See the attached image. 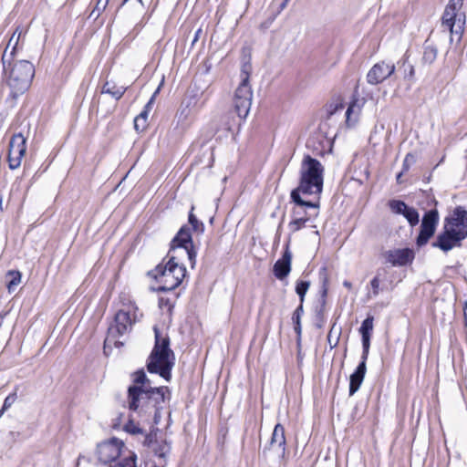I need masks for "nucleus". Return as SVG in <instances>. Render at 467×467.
Masks as SVG:
<instances>
[{"label":"nucleus","mask_w":467,"mask_h":467,"mask_svg":"<svg viewBox=\"0 0 467 467\" xmlns=\"http://www.w3.org/2000/svg\"><path fill=\"white\" fill-rule=\"evenodd\" d=\"M309 220V217H299V218H294L290 223L289 228L292 233H296L302 229L306 223Z\"/></svg>","instance_id":"obj_37"},{"label":"nucleus","mask_w":467,"mask_h":467,"mask_svg":"<svg viewBox=\"0 0 467 467\" xmlns=\"http://www.w3.org/2000/svg\"><path fill=\"white\" fill-rule=\"evenodd\" d=\"M165 265H158L149 273L159 284L158 292L171 291L177 288L186 276V267L181 264L175 255L170 254Z\"/></svg>","instance_id":"obj_5"},{"label":"nucleus","mask_w":467,"mask_h":467,"mask_svg":"<svg viewBox=\"0 0 467 467\" xmlns=\"http://www.w3.org/2000/svg\"><path fill=\"white\" fill-rule=\"evenodd\" d=\"M112 467H137L136 466V456H130L123 459Z\"/></svg>","instance_id":"obj_41"},{"label":"nucleus","mask_w":467,"mask_h":467,"mask_svg":"<svg viewBox=\"0 0 467 467\" xmlns=\"http://www.w3.org/2000/svg\"><path fill=\"white\" fill-rule=\"evenodd\" d=\"M368 355L362 353L361 360L355 369V371L349 377V396H353L360 388L366 372H367V360Z\"/></svg>","instance_id":"obj_16"},{"label":"nucleus","mask_w":467,"mask_h":467,"mask_svg":"<svg viewBox=\"0 0 467 467\" xmlns=\"http://www.w3.org/2000/svg\"><path fill=\"white\" fill-rule=\"evenodd\" d=\"M158 90L155 91V93L151 96V98L150 99V100L148 101V103L145 105L144 107V109L143 110H146L148 113H149V110L150 109L153 102H154V99H155V96L157 94Z\"/></svg>","instance_id":"obj_48"},{"label":"nucleus","mask_w":467,"mask_h":467,"mask_svg":"<svg viewBox=\"0 0 467 467\" xmlns=\"http://www.w3.org/2000/svg\"><path fill=\"white\" fill-rule=\"evenodd\" d=\"M374 317L368 316L367 318L362 322L359 328V332L362 337V353L368 355L370 347L371 332L373 330Z\"/></svg>","instance_id":"obj_20"},{"label":"nucleus","mask_w":467,"mask_h":467,"mask_svg":"<svg viewBox=\"0 0 467 467\" xmlns=\"http://www.w3.org/2000/svg\"><path fill=\"white\" fill-rule=\"evenodd\" d=\"M327 278L325 276L322 281V286L320 290L321 300H326L327 295Z\"/></svg>","instance_id":"obj_46"},{"label":"nucleus","mask_w":467,"mask_h":467,"mask_svg":"<svg viewBox=\"0 0 467 467\" xmlns=\"http://www.w3.org/2000/svg\"><path fill=\"white\" fill-rule=\"evenodd\" d=\"M379 284H380V280H379V275H376L370 281V285L372 287V294L374 296H377L379 294Z\"/></svg>","instance_id":"obj_44"},{"label":"nucleus","mask_w":467,"mask_h":467,"mask_svg":"<svg viewBox=\"0 0 467 467\" xmlns=\"http://www.w3.org/2000/svg\"><path fill=\"white\" fill-rule=\"evenodd\" d=\"M154 444V447L151 449L154 455L159 457L160 459H162L163 461H166L167 456L171 452V443L168 442L166 440H161L155 441Z\"/></svg>","instance_id":"obj_24"},{"label":"nucleus","mask_w":467,"mask_h":467,"mask_svg":"<svg viewBox=\"0 0 467 467\" xmlns=\"http://www.w3.org/2000/svg\"><path fill=\"white\" fill-rule=\"evenodd\" d=\"M159 304L161 307L167 306L169 310L173 306L170 299L163 297L160 298Z\"/></svg>","instance_id":"obj_47"},{"label":"nucleus","mask_w":467,"mask_h":467,"mask_svg":"<svg viewBox=\"0 0 467 467\" xmlns=\"http://www.w3.org/2000/svg\"><path fill=\"white\" fill-rule=\"evenodd\" d=\"M123 430L132 435L142 434L143 431L139 426V424L135 423L132 420H129L128 422L123 426Z\"/></svg>","instance_id":"obj_38"},{"label":"nucleus","mask_w":467,"mask_h":467,"mask_svg":"<svg viewBox=\"0 0 467 467\" xmlns=\"http://www.w3.org/2000/svg\"><path fill=\"white\" fill-rule=\"evenodd\" d=\"M343 285H344L345 287L348 288V289H350V288L352 287V284H351L349 281H348V280H345V281L343 282Z\"/></svg>","instance_id":"obj_53"},{"label":"nucleus","mask_w":467,"mask_h":467,"mask_svg":"<svg viewBox=\"0 0 467 467\" xmlns=\"http://www.w3.org/2000/svg\"><path fill=\"white\" fill-rule=\"evenodd\" d=\"M402 215L407 219L408 223L410 226H415L420 222L419 213L413 207H407L402 213Z\"/></svg>","instance_id":"obj_32"},{"label":"nucleus","mask_w":467,"mask_h":467,"mask_svg":"<svg viewBox=\"0 0 467 467\" xmlns=\"http://www.w3.org/2000/svg\"><path fill=\"white\" fill-rule=\"evenodd\" d=\"M153 331L155 344L147 360V369L150 373L159 374L166 381H170L175 359L170 348V337H161L157 326L153 327Z\"/></svg>","instance_id":"obj_4"},{"label":"nucleus","mask_w":467,"mask_h":467,"mask_svg":"<svg viewBox=\"0 0 467 467\" xmlns=\"http://www.w3.org/2000/svg\"><path fill=\"white\" fill-rule=\"evenodd\" d=\"M148 119V112L142 110L134 119V128L136 130H143L146 127V121Z\"/></svg>","instance_id":"obj_36"},{"label":"nucleus","mask_w":467,"mask_h":467,"mask_svg":"<svg viewBox=\"0 0 467 467\" xmlns=\"http://www.w3.org/2000/svg\"><path fill=\"white\" fill-rule=\"evenodd\" d=\"M121 417L122 415H119L117 419H116V422H114L113 424V427L116 428L117 426H119L120 423H121Z\"/></svg>","instance_id":"obj_51"},{"label":"nucleus","mask_w":467,"mask_h":467,"mask_svg":"<svg viewBox=\"0 0 467 467\" xmlns=\"http://www.w3.org/2000/svg\"><path fill=\"white\" fill-rule=\"evenodd\" d=\"M27 30H23L20 26H17L12 36L9 38V41L6 45V47L5 50H6L7 54H12L13 57H16V54L17 50L20 48L19 45L21 47L24 44L25 36L26 34Z\"/></svg>","instance_id":"obj_21"},{"label":"nucleus","mask_w":467,"mask_h":467,"mask_svg":"<svg viewBox=\"0 0 467 467\" xmlns=\"http://www.w3.org/2000/svg\"><path fill=\"white\" fill-rule=\"evenodd\" d=\"M444 225L457 234H462L465 239L467 237V211L462 206L456 207L451 215L445 219Z\"/></svg>","instance_id":"obj_15"},{"label":"nucleus","mask_w":467,"mask_h":467,"mask_svg":"<svg viewBox=\"0 0 467 467\" xmlns=\"http://www.w3.org/2000/svg\"><path fill=\"white\" fill-rule=\"evenodd\" d=\"M335 327H336V324L334 323L329 333H328V336H327V339H328V342L331 344V340H332V333L333 331L335 330Z\"/></svg>","instance_id":"obj_49"},{"label":"nucleus","mask_w":467,"mask_h":467,"mask_svg":"<svg viewBox=\"0 0 467 467\" xmlns=\"http://www.w3.org/2000/svg\"><path fill=\"white\" fill-rule=\"evenodd\" d=\"M267 26H267V24H265V23H263V24L261 25V27H267Z\"/></svg>","instance_id":"obj_58"},{"label":"nucleus","mask_w":467,"mask_h":467,"mask_svg":"<svg viewBox=\"0 0 467 467\" xmlns=\"http://www.w3.org/2000/svg\"><path fill=\"white\" fill-rule=\"evenodd\" d=\"M327 300H320V306L316 310L317 319L322 323L324 321V312L326 307ZM318 327H322V324L317 325Z\"/></svg>","instance_id":"obj_42"},{"label":"nucleus","mask_w":467,"mask_h":467,"mask_svg":"<svg viewBox=\"0 0 467 467\" xmlns=\"http://www.w3.org/2000/svg\"><path fill=\"white\" fill-rule=\"evenodd\" d=\"M127 88L123 86H118L114 82L106 81L103 85L100 93L101 94H109L116 100H119L122 98L124 93L126 92Z\"/></svg>","instance_id":"obj_23"},{"label":"nucleus","mask_w":467,"mask_h":467,"mask_svg":"<svg viewBox=\"0 0 467 467\" xmlns=\"http://www.w3.org/2000/svg\"><path fill=\"white\" fill-rule=\"evenodd\" d=\"M122 446L123 443L116 438L99 443L97 447L99 461L104 464L115 461L119 457Z\"/></svg>","instance_id":"obj_13"},{"label":"nucleus","mask_w":467,"mask_h":467,"mask_svg":"<svg viewBox=\"0 0 467 467\" xmlns=\"http://www.w3.org/2000/svg\"><path fill=\"white\" fill-rule=\"evenodd\" d=\"M171 392L168 387H151L149 389H143L140 387H129L128 389V407L130 410L144 417L145 420H151L153 424L158 425L162 418V411L165 408L166 400H170Z\"/></svg>","instance_id":"obj_1"},{"label":"nucleus","mask_w":467,"mask_h":467,"mask_svg":"<svg viewBox=\"0 0 467 467\" xmlns=\"http://www.w3.org/2000/svg\"><path fill=\"white\" fill-rule=\"evenodd\" d=\"M439 223V213L436 209L426 212L422 217L419 235L416 238L418 247H422L428 244L429 240L434 235Z\"/></svg>","instance_id":"obj_10"},{"label":"nucleus","mask_w":467,"mask_h":467,"mask_svg":"<svg viewBox=\"0 0 467 467\" xmlns=\"http://www.w3.org/2000/svg\"><path fill=\"white\" fill-rule=\"evenodd\" d=\"M395 71L393 63L380 61L376 63L367 74V81L370 85H378L389 78Z\"/></svg>","instance_id":"obj_14"},{"label":"nucleus","mask_w":467,"mask_h":467,"mask_svg":"<svg viewBox=\"0 0 467 467\" xmlns=\"http://www.w3.org/2000/svg\"><path fill=\"white\" fill-rule=\"evenodd\" d=\"M337 340H338V338H337L333 347H335L337 344Z\"/></svg>","instance_id":"obj_59"},{"label":"nucleus","mask_w":467,"mask_h":467,"mask_svg":"<svg viewBox=\"0 0 467 467\" xmlns=\"http://www.w3.org/2000/svg\"><path fill=\"white\" fill-rule=\"evenodd\" d=\"M289 1L290 0H284L280 5V9L283 10L284 8H285Z\"/></svg>","instance_id":"obj_55"},{"label":"nucleus","mask_w":467,"mask_h":467,"mask_svg":"<svg viewBox=\"0 0 467 467\" xmlns=\"http://www.w3.org/2000/svg\"><path fill=\"white\" fill-rule=\"evenodd\" d=\"M220 121L223 122L222 127H218V124H217V122L215 120H213V122L211 123L212 124L213 131H212L210 137H213L220 130H226V131H231L232 130L234 119L231 117L230 113L223 115L220 118Z\"/></svg>","instance_id":"obj_25"},{"label":"nucleus","mask_w":467,"mask_h":467,"mask_svg":"<svg viewBox=\"0 0 467 467\" xmlns=\"http://www.w3.org/2000/svg\"><path fill=\"white\" fill-rule=\"evenodd\" d=\"M194 207L192 206V209H191V212L189 213V223L192 225V228L193 231L195 232H198V233H202L203 230H204V225L202 223V222L199 221L197 219V217L193 214L192 211H193Z\"/></svg>","instance_id":"obj_34"},{"label":"nucleus","mask_w":467,"mask_h":467,"mask_svg":"<svg viewBox=\"0 0 467 467\" xmlns=\"http://www.w3.org/2000/svg\"><path fill=\"white\" fill-rule=\"evenodd\" d=\"M438 55L437 47L429 42V40L425 41L423 47V55L422 61L426 64H431L435 61Z\"/></svg>","instance_id":"obj_26"},{"label":"nucleus","mask_w":467,"mask_h":467,"mask_svg":"<svg viewBox=\"0 0 467 467\" xmlns=\"http://www.w3.org/2000/svg\"><path fill=\"white\" fill-rule=\"evenodd\" d=\"M177 248L182 249V252L188 256L191 267L194 268L197 253L192 244L190 229L186 225L181 227L177 234L171 240L168 255L171 254V253H175Z\"/></svg>","instance_id":"obj_9"},{"label":"nucleus","mask_w":467,"mask_h":467,"mask_svg":"<svg viewBox=\"0 0 467 467\" xmlns=\"http://www.w3.org/2000/svg\"><path fill=\"white\" fill-rule=\"evenodd\" d=\"M26 150V140L23 134H15L9 142L8 163L11 170L17 169Z\"/></svg>","instance_id":"obj_12"},{"label":"nucleus","mask_w":467,"mask_h":467,"mask_svg":"<svg viewBox=\"0 0 467 467\" xmlns=\"http://www.w3.org/2000/svg\"><path fill=\"white\" fill-rule=\"evenodd\" d=\"M324 171V166L318 160L306 155L301 162L299 184L290 194L293 202L317 209L318 202L305 201L301 194L320 195L323 191Z\"/></svg>","instance_id":"obj_2"},{"label":"nucleus","mask_w":467,"mask_h":467,"mask_svg":"<svg viewBox=\"0 0 467 467\" xmlns=\"http://www.w3.org/2000/svg\"><path fill=\"white\" fill-rule=\"evenodd\" d=\"M241 83L237 87L234 95V112L240 119H244L247 117L251 105L253 91L249 84V74L246 70V66H244L241 73Z\"/></svg>","instance_id":"obj_8"},{"label":"nucleus","mask_w":467,"mask_h":467,"mask_svg":"<svg viewBox=\"0 0 467 467\" xmlns=\"http://www.w3.org/2000/svg\"><path fill=\"white\" fill-rule=\"evenodd\" d=\"M463 0H449L441 17V26L444 30L455 35L461 39L464 31L465 14L462 12Z\"/></svg>","instance_id":"obj_7"},{"label":"nucleus","mask_w":467,"mask_h":467,"mask_svg":"<svg viewBox=\"0 0 467 467\" xmlns=\"http://www.w3.org/2000/svg\"><path fill=\"white\" fill-rule=\"evenodd\" d=\"M389 207L394 213L402 214L408 205L400 200H390L389 202Z\"/></svg>","instance_id":"obj_35"},{"label":"nucleus","mask_w":467,"mask_h":467,"mask_svg":"<svg viewBox=\"0 0 467 467\" xmlns=\"http://www.w3.org/2000/svg\"><path fill=\"white\" fill-rule=\"evenodd\" d=\"M414 76V67L413 66L410 65V73H409V78H413Z\"/></svg>","instance_id":"obj_54"},{"label":"nucleus","mask_w":467,"mask_h":467,"mask_svg":"<svg viewBox=\"0 0 467 467\" xmlns=\"http://www.w3.org/2000/svg\"><path fill=\"white\" fill-rule=\"evenodd\" d=\"M464 317H465V324L467 326V306L466 307L464 308Z\"/></svg>","instance_id":"obj_56"},{"label":"nucleus","mask_w":467,"mask_h":467,"mask_svg":"<svg viewBox=\"0 0 467 467\" xmlns=\"http://www.w3.org/2000/svg\"><path fill=\"white\" fill-rule=\"evenodd\" d=\"M309 287V281L300 280L296 282V292L299 296L300 303H304L306 294L307 293Z\"/></svg>","instance_id":"obj_33"},{"label":"nucleus","mask_w":467,"mask_h":467,"mask_svg":"<svg viewBox=\"0 0 467 467\" xmlns=\"http://www.w3.org/2000/svg\"><path fill=\"white\" fill-rule=\"evenodd\" d=\"M193 99H190L184 108H182L179 111V119L182 120H192V116L197 112V110L193 109L195 106V102H192Z\"/></svg>","instance_id":"obj_29"},{"label":"nucleus","mask_w":467,"mask_h":467,"mask_svg":"<svg viewBox=\"0 0 467 467\" xmlns=\"http://www.w3.org/2000/svg\"><path fill=\"white\" fill-rule=\"evenodd\" d=\"M3 416V411H0V418Z\"/></svg>","instance_id":"obj_60"},{"label":"nucleus","mask_w":467,"mask_h":467,"mask_svg":"<svg viewBox=\"0 0 467 467\" xmlns=\"http://www.w3.org/2000/svg\"><path fill=\"white\" fill-rule=\"evenodd\" d=\"M405 172H402V171L397 174V177H396V181L398 183H402V180H401V177L402 175L404 174Z\"/></svg>","instance_id":"obj_50"},{"label":"nucleus","mask_w":467,"mask_h":467,"mask_svg":"<svg viewBox=\"0 0 467 467\" xmlns=\"http://www.w3.org/2000/svg\"><path fill=\"white\" fill-rule=\"evenodd\" d=\"M416 162V158L412 153H408L402 163V172H407L410 168Z\"/></svg>","instance_id":"obj_40"},{"label":"nucleus","mask_w":467,"mask_h":467,"mask_svg":"<svg viewBox=\"0 0 467 467\" xmlns=\"http://www.w3.org/2000/svg\"><path fill=\"white\" fill-rule=\"evenodd\" d=\"M96 4L93 9L91 10L88 17L94 20H97L100 15L105 11L106 7L109 5V0H95Z\"/></svg>","instance_id":"obj_31"},{"label":"nucleus","mask_w":467,"mask_h":467,"mask_svg":"<svg viewBox=\"0 0 467 467\" xmlns=\"http://www.w3.org/2000/svg\"><path fill=\"white\" fill-rule=\"evenodd\" d=\"M5 278L7 290L9 293H12L21 283V273L19 271L10 270L7 272Z\"/></svg>","instance_id":"obj_27"},{"label":"nucleus","mask_w":467,"mask_h":467,"mask_svg":"<svg viewBox=\"0 0 467 467\" xmlns=\"http://www.w3.org/2000/svg\"><path fill=\"white\" fill-rule=\"evenodd\" d=\"M295 204H296V206L292 211L294 218H299V217H309L310 218L311 215H308L306 211V208H309L308 206L299 205L298 203H295Z\"/></svg>","instance_id":"obj_39"},{"label":"nucleus","mask_w":467,"mask_h":467,"mask_svg":"<svg viewBox=\"0 0 467 467\" xmlns=\"http://www.w3.org/2000/svg\"><path fill=\"white\" fill-rule=\"evenodd\" d=\"M201 32V29H199L197 32H196V35H195V37H194V40L193 41H196L198 39V36H199V33Z\"/></svg>","instance_id":"obj_57"},{"label":"nucleus","mask_w":467,"mask_h":467,"mask_svg":"<svg viewBox=\"0 0 467 467\" xmlns=\"http://www.w3.org/2000/svg\"><path fill=\"white\" fill-rule=\"evenodd\" d=\"M133 383L130 387H140L143 389H149V386H150V381L143 369H140L133 374Z\"/></svg>","instance_id":"obj_28"},{"label":"nucleus","mask_w":467,"mask_h":467,"mask_svg":"<svg viewBox=\"0 0 467 467\" xmlns=\"http://www.w3.org/2000/svg\"><path fill=\"white\" fill-rule=\"evenodd\" d=\"M386 259L393 266H403L413 261L414 253L410 248L389 250L386 253Z\"/></svg>","instance_id":"obj_18"},{"label":"nucleus","mask_w":467,"mask_h":467,"mask_svg":"<svg viewBox=\"0 0 467 467\" xmlns=\"http://www.w3.org/2000/svg\"><path fill=\"white\" fill-rule=\"evenodd\" d=\"M121 417L122 415H119L117 419H116V422H114L113 424V427L116 428L117 426H119L120 423H121Z\"/></svg>","instance_id":"obj_52"},{"label":"nucleus","mask_w":467,"mask_h":467,"mask_svg":"<svg viewBox=\"0 0 467 467\" xmlns=\"http://www.w3.org/2000/svg\"><path fill=\"white\" fill-rule=\"evenodd\" d=\"M16 393H12V394H9L4 400V404H3V407L2 409L0 410V411H3V414L5 413V411L6 410H8L13 404L14 402L16 401Z\"/></svg>","instance_id":"obj_43"},{"label":"nucleus","mask_w":467,"mask_h":467,"mask_svg":"<svg viewBox=\"0 0 467 467\" xmlns=\"http://www.w3.org/2000/svg\"><path fill=\"white\" fill-rule=\"evenodd\" d=\"M269 450L275 451L278 456L285 457V428L282 424L277 423L273 431L269 442Z\"/></svg>","instance_id":"obj_19"},{"label":"nucleus","mask_w":467,"mask_h":467,"mask_svg":"<svg viewBox=\"0 0 467 467\" xmlns=\"http://www.w3.org/2000/svg\"><path fill=\"white\" fill-rule=\"evenodd\" d=\"M303 313H304L303 303H300L299 306L295 310L293 317H292V320L295 325L294 329L297 335L298 339L300 338L301 333H302L300 319H301V316L303 315Z\"/></svg>","instance_id":"obj_30"},{"label":"nucleus","mask_w":467,"mask_h":467,"mask_svg":"<svg viewBox=\"0 0 467 467\" xmlns=\"http://www.w3.org/2000/svg\"><path fill=\"white\" fill-rule=\"evenodd\" d=\"M363 104V99H355L351 101L346 111V122L348 126H353L358 122Z\"/></svg>","instance_id":"obj_22"},{"label":"nucleus","mask_w":467,"mask_h":467,"mask_svg":"<svg viewBox=\"0 0 467 467\" xmlns=\"http://www.w3.org/2000/svg\"><path fill=\"white\" fill-rule=\"evenodd\" d=\"M292 253L289 250V244L285 246V250L280 259H278L273 267L275 276L279 279H285L291 272Z\"/></svg>","instance_id":"obj_17"},{"label":"nucleus","mask_w":467,"mask_h":467,"mask_svg":"<svg viewBox=\"0 0 467 467\" xmlns=\"http://www.w3.org/2000/svg\"><path fill=\"white\" fill-rule=\"evenodd\" d=\"M462 240H464L462 234H457L444 225L443 231L437 235L436 240L431 243V246L439 248L443 253H448L455 247H460Z\"/></svg>","instance_id":"obj_11"},{"label":"nucleus","mask_w":467,"mask_h":467,"mask_svg":"<svg viewBox=\"0 0 467 467\" xmlns=\"http://www.w3.org/2000/svg\"><path fill=\"white\" fill-rule=\"evenodd\" d=\"M155 436L156 434H153V431H151L150 434H147L143 441L144 445L152 449L155 445L154 441H158Z\"/></svg>","instance_id":"obj_45"},{"label":"nucleus","mask_w":467,"mask_h":467,"mask_svg":"<svg viewBox=\"0 0 467 467\" xmlns=\"http://www.w3.org/2000/svg\"><path fill=\"white\" fill-rule=\"evenodd\" d=\"M137 311L138 307L130 305L127 308L119 309L115 314L114 321L108 329V336L104 341V349H106L108 344L111 343L117 348L123 345L117 338L131 331L133 324L138 321Z\"/></svg>","instance_id":"obj_6"},{"label":"nucleus","mask_w":467,"mask_h":467,"mask_svg":"<svg viewBox=\"0 0 467 467\" xmlns=\"http://www.w3.org/2000/svg\"><path fill=\"white\" fill-rule=\"evenodd\" d=\"M1 62L6 83L14 98L24 94L30 87L35 76L34 65L26 59L16 60L4 50Z\"/></svg>","instance_id":"obj_3"}]
</instances>
